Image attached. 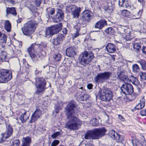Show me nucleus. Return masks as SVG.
Wrapping results in <instances>:
<instances>
[{"label": "nucleus", "instance_id": "61", "mask_svg": "<svg viewBox=\"0 0 146 146\" xmlns=\"http://www.w3.org/2000/svg\"><path fill=\"white\" fill-rule=\"evenodd\" d=\"M93 85L92 84H89L87 86V88L89 90H91L92 88Z\"/></svg>", "mask_w": 146, "mask_h": 146}, {"label": "nucleus", "instance_id": "52", "mask_svg": "<svg viewBox=\"0 0 146 146\" xmlns=\"http://www.w3.org/2000/svg\"><path fill=\"white\" fill-rule=\"evenodd\" d=\"M20 143L19 140L17 139L15 140L12 142V145L13 146H19Z\"/></svg>", "mask_w": 146, "mask_h": 146}, {"label": "nucleus", "instance_id": "46", "mask_svg": "<svg viewBox=\"0 0 146 146\" xmlns=\"http://www.w3.org/2000/svg\"><path fill=\"white\" fill-rule=\"evenodd\" d=\"M42 71L38 70L37 68H36V70L35 71L34 73L35 77V80H36L37 78H40L39 76L41 75Z\"/></svg>", "mask_w": 146, "mask_h": 146}, {"label": "nucleus", "instance_id": "48", "mask_svg": "<svg viewBox=\"0 0 146 146\" xmlns=\"http://www.w3.org/2000/svg\"><path fill=\"white\" fill-rule=\"evenodd\" d=\"M133 47L137 51H138L141 47V45L139 42H135L133 44Z\"/></svg>", "mask_w": 146, "mask_h": 146}, {"label": "nucleus", "instance_id": "14", "mask_svg": "<svg viewBox=\"0 0 146 146\" xmlns=\"http://www.w3.org/2000/svg\"><path fill=\"white\" fill-rule=\"evenodd\" d=\"M42 111L39 108H37L33 112L29 121V123H32L37 121L42 116Z\"/></svg>", "mask_w": 146, "mask_h": 146}, {"label": "nucleus", "instance_id": "27", "mask_svg": "<svg viewBox=\"0 0 146 146\" xmlns=\"http://www.w3.org/2000/svg\"><path fill=\"white\" fill-rule=\"evenodd\" d=\"M142 140L143 141V142H139L137 139H135L132 140V144L133 146H146V141L145 140V138L143 137Z\"/></svg>", "mask_w": 146, "mask_h": 146}, {"label": "nucleus", "instance_id": "28", "mask_svg": "<svg viewBox=\"0 0 146 146\" xmlns=\"http://www.w3.org/2000/svg\"><path fill=\"white\" fill-rule=\"evenodd\" d=\"M31 141V139L30 137H23L22 139L21 146H30Z\"/></svg>", "mask_w": 146, "mask_h": 146}, {"label": "nucleus", "instance_id": "55", "mask_svg": "<svg viewBox=\"0 0 146 146\" xmlns=\"http://www.w3.org/2000/svg\"><path fill=\"white\" fill-rule=\"evenodd\" d=\"M124 72H121L118 76V78H119L120 80H123V78L125 76Z\"/></svg>", "mask_w": 146, "mask_h": 146}, {"label": "nucleus", "instance_id": "18", "mask_svg": "<svg viewBox=\"0 0 146 146\" xmlns=\"http://www.w3.org/2000/svg\"><path fill=\"white\" fill-rule=\"evenodd\" d=\"M56 14L53 18V20L56 22L62 21L64 17V13L60 9H58L56 11Z\"/></svg>", "mask_w": 146, "mask_h": 146}, {"label": "nucleus", "instance_id": "7", "mask_svg": "<svg viewBox=\"0 0 146 146\" xmlns=\"http://www.w3.org/2000/svg\"><path fill=\"white\" fill-rule=\"evenodd\" d=\"M93 15V13L91 11L88 10L84 11L81 14V17L78 21L79 23L84 26H87L92 19Z\"/></svg>", "mask_w": 146, "mask_h": 146}, {"label": "nucleus", "instance_id": "59", "mask_svg": "<svg viewBox=\"0 0 146 146\" xmlns=\"http://www.w3.org/2000/svg\"><path fill=\"white\" fill-rule=\"evenodd\" d=\"M68 31V30L67 28H64L62 29V32L63 33V34L65 36V37Z\"/></svg>", "mask_w": 146, "mask_h": 146}, {"label": "nucleus", "instance_id": "4", "mask_svg": "<svg viewBox=\"0 0 146 146\" xmlns=\"http://www.w3.org/2000/svg\"><path fill=\"white\" fill-rule=\"evenodd\" d=\"M35 81V85L36 89L35 93L39 95H42L44 93L47 88L46 79L42 76L40 77V78H36Z\"/></svg>", "mask_w": 146, "mask_h": 146}, {"label": "nucleus", "instance_id": "3", "mask_svg": "<svg viewBox=\"0 0 146 146\" xmlns=\"http://www.w3.org/2000/svg\"><path fill=\"white\" fill-rule=\"evenodd\" d=\"M37 26V24L34 20L27 22L21 28L23 34L30 36L34 32Z\"/></svg>", "mask_w": 146, "mask_h": 146}, {"label": "nucleus", "instance_id": "31", "mask_svg": "<svg viewBox=\"0 0 146 146\" xmlns=\"http://www.w3.org/2000/svg\"><path fill=\"white\" fill-rule=\"evenodd\" d=\"M6 13L7 15L11 14L14 16H16L17 13L15 7H8L6 9Z\"/></svg>", "mask_w": 146, "mask_h": 146}, {"label": "nucleus", "instance_id": "8", "mask_svg": "<svg viewBox=\"0 0 146 146\" xmlns=\"http://www.w3.org/2000/svg\"><path fill=\"white\" fill-rule=\"evenodd\" d=\"M98 95L102 100L109 102L112 100L113 93L112 91L109 88H105L103 90L100 89L98 92Z\"/></svg>", "mask_w": 146, "mask_h": 146}, {"label": "nucleus", "instance_id": "13", "mask_svg": "<svg viewBox=\"0 0 146 146\" xmlns=\"http://www.w3.org/2000/svg\"><path fill=\"white\" fill-rule=\"evenodd\" d=\"M121 90L125 94L130 95L133 92V88L131 84L125 82L122 86Z\"/></svg>", "mask_w": 146, "mask_h": 146}, {"label": "nucleus", "instance_id": "1", "mask_svg": "<svg viewBox=\"0 0 146 146\" xmlns=\"http://www.w3.org/2000/svg\"><path fill=\"white\" fill-rule=\"evenodd\" d=\"M66 115L68 121L65 124V127L71 130H77L82 123L75 113L79 112L76 105L73 102H70L65 108Z\"/></svg>", "mask_w": 146, "mask_h": 146}, {"label": "nucleus", "instance_id": "57", "mask_svg": "<svg viewBox=\"0 0 146 146\" xmlns=\"http://www.w3.org/2000/svg\"><path fill=\"white\" fill-rule=\"evenodd\" d=\"M54 109H55V112L57 113H58L60 109V107L57 105H55L54 106Z\"/></svg>", "mask_w": 146, "mask_h": 146}, {"label": "nucleus", "instance_id": "38", "mask_svg": "<svg viewBox=\"0 0 146 146\" xmlns=\"http://www.w3.org/2000/svg\"><path fill=\"white\" fill-rule=\"evenodd\" d=\"M7 37L4 34L0 32V43H6Z\"/></svg>", "mask_w": 146, "mask_h": 146}, {"label": "nucleus", "instance_id": "11", "mask_svg": "<svg viewBox=\"0 0 146 146\" xmlns=\"http://www.w3.org/2000/svg\"><path fill=\"white\" fill-rule=\"evenodd\" d=\"M12 72L9 70L0 69V83H5L12 78Z\"/></svg>", "mask_w": 146, "mask_h": 146}, {"label": "nucleus", "instance_id": "63", "mask_svg": "<svg viewBox=\"0 0 146 146\" xmlns=\"http://www.w3.org/2000/svg\"><path fill=\"white\" fill-rule=\"evenodd\" d=\"M7 1L11 4H13L14 3V1L13 0H6Z\"/></svg>", "mask_w": 146, "mask_h": 146}, {"label": "nucleus", "instance_id": "26", "mask_svg": "<svg viewBox=\"0 0 146 146\" xmlns=\"http://www.w3.org/2000/svg\"><path fill=\"white\" fill-rule=\"evenodd\" d=\"M106 48L108 52L113 53L116 51L117 47L115 44L109 43L106 46Z\"/></svg>", "mask_w": 146, "mask_h": 146}, {"label": "nucleus", "instance_id": "21", "mask_svg": "<svg viewBox=\"0 0 146 146\" xmlns=\"http://www.w3.org/2000/svg\"><path fill=\"white\" fill-rule=\"evenodd\" d=\"M107 25V21L105 19H101L96 22L94 27L95 29L101 30Z\"/></svg>", "mask_w": 146, "mask_h": 146}, {"label": "nucleus", "instance_id": "43", "mask_svg": "<svg viewBox=\"0 0 146 146\" xmlns=\"http://www.w3.org/2000/svg\"><path fill=\"white\" fill-rule=\"evenodd\" d=\"M48 15H46L47 17H49L50 15H53L55 12V9L53 8H49L47 9Z\"/></svg>", "mask_w": 146, "mask_h": 146}, {"label": "nucleus", "instance_id": "32", "mask_svg": "<svg viewBox=\"0 0 146 146\" xmlns=\"http://www.w3.org/2000/svg\"><path fill=\"white\" fill-rule=\"evenodd\" d=\"M140 103L135 106V108L136 109L140 110L143 108L145 105V100L143 97L140 100Z\"/></svg>", "mask_w": 146, "mask_h": 146}, {"label": "nucleus", "instance_id": "39", "mask_svg": "<svg viewBox=\"0 0 146 146\" xmlns=\"http://www.w3.org/2000/svg\"><path fill=\"white\" fill-rule=\"evenodd\" d=\"M46 42H41L40 44H38V46L40 50L42 51L46 48Z\"/></svg>", "mask_w": 146, "mask_h": 146}, {"label": "nucleus", "instance_id": "54", "mask_svg": "<svg viewBox=\"0 0 146 146\" xmlns=\"http://www.w3.org/2000/svg\"><path fill=\"white\" fill-rule=\"evenodd\" d=\"M123 78V80H122L125 82H130L131 81V80L130 79H129L128 78L127 76L125 75V76H124Z\"/></svg>", "mask_w": 146, "mask_h": 146}, {"label": "nucleus", "instance_id": "40", "mask_svg": "<svg viewBox=\"0 0 146 146\" xmlns=\"http://www.w3.org/2000/svg\"><path fill=\"white\" fill-rule=\"evenodd\" d=\"M142 11L139 10L137 12V13L132 15L133 18L134 19H139L141 16Z\"/></svg>", "mask_w": 146, "mask_h": 146}, {"label": "nucleus", "instance_id": "12", "mask_svg": "<svg viewBox=\"0 0 146 146\" xmlns=\"http://www.w3.org/2000/svg\"><path fill=\"white\" fill-rule=\"evenodd\" d=\"M86 26L80 24L78 22L77 25L74 27V29H76V33L74 34L73 38H75L79 35H82L86 34V30L85 27Z\"/></svg>", "mask_w": 146, "mask_h": 146}, {"label": "nucleus", "instance_id": "41", "mask_svg": "<svg viewBox=\"0 0 146 146\" xmlns=\"http://www.w3.org/2000/svg\"><path fill=\"white\" fill-rule=\"evenodd\" d=\"M137 62L140 64L143 70H146V62L144 60H139Z\"/></svg>", "mask_w": 146, "mask_h": 146}, {"label": "nucleus", "instance_id": "60", "mask_svg": "<svg viewBox=\"0 0 146 146\" xmlns=\"http://www.w3.org/2000/svg\"><path fill=\"white\" fill-rule=\"evenodd\" d=\"M23 64L25 65V66H26V65H27V68H29V64L27 62L26 60L24 58L23 60Z\"/></svg>", "mask_w": 146, "mask_h": 146}, {"label": "nucleus", "instance_id": "5", "mask_svg": "<svg viewBox=\"0 0 146 146\" xmlns=\"http://www.w3.org/2000/svg\"><path fill=\"white\" fill-rule=\"evenodd\" d=\"M94 58V54L92 52L85 51L80 55L78 57L79 63L84 66H86L90 64Z\"/></svg>", "mask_w": 146, "mask_h": 146}, {"label": "nucleus", "instance_id": "35", "mask_svg": "<svg viewBox=\"0 0 146 146\" xmlns=\"http://www.w3.org/2000/svg\"><path fill=\"white\" fill-rule=\"evenodd\" d=\"M137 81V82L136 84L137 85V88L138 90V92H140V90L141 89L143 88L145 84V82H142V84L140 83L139 81L137 79H135Z\"/></svg>", "mask_w": 146, "mask_h": 146}, {"label": "nucleus", "instance_id": "20", "mask_svg": "<svg viewBox=\"0 0 146 146\" xmlns=\"http://www.w3.org/2000/svg\"><path fill=\"white\" fill-rule=\"evenodd\" d=\"M43 0H33L34 2L35 3L36 7L31 4L28 7V8L33 13H36L37 12V9L36 7H40Z\"/></svg>", "mask_w": 146, "mask_h": 146}, {"label": "nucleus", "instance_id": "42", "mask_svg": "<svg viewBox=\"0 0 146 146\" xmlns=\"http://www.w3.org/2000/svg\"><path fill=\"white\" fill-rule=\"evenodd\" d=\"M90 123L93 126H96L98 125L99 123L97 119L94 118L90 121Z\"/></svg>", "mask_w": 146, "mask_h": 146}, {"label": "nucleus", "instance_id": "58", "mask_svg": "<svg viewBox=\"0 0 146 146\" xmlns=\"http://www.w3.org/2000/svg\"><path fill=\"white\" fill-rule=\"evenodd\" d=\"M5 122L4 117L0 115V124H3Z\"/></svg>", "mask_w": 146, "mask_h": 146}, {"label": "nucleus", "instance_id": "49", "mask_svg": "<svg viewBox=\"0 0 146 146\" xmlns=\"http://www.w3.org/2000/svg\"><path fill=\"white\" fill-rule=\"evenodd\" d=\"M125 34H126V35L124 37V38L126 40H130L133 39V37L131 36L130 33L129 34L125 33Z\"/></svg>", "mask_w": 146, "mask_h": 146}, {"label": "nucleus", "instance_id": "37", "mask_svg": "<svg viewBox=\"0 0 146 146\" xmlns=\"http://www.w3.org/2000/svg\"><path fill=\"white\" fill-rule=\"evenodd\" d=\"M5 28L7 31L10 32L11 31V23L8 20H7L5 24Z\"/></svg>", "mask_w": 146, "mask_h": 146}, {"label": "nucleus", "instance_id": "6", "mask_svg": "<svg viewBox=\"0 0 146 146\" xmlns=\"http://www.w3.org/2000/svg\"><path fill=\"white\" fill-rule=\"evenodd\" d=\"M62 23H60L56 25L47 27L44 31V36L49 38L58 33L62 29Z\"/></svg>", "mask_w": 146, "mask_h": 146}, {"label": "nucleus", "instance_id": "9", "mask_svg": "<svg viewBox=\"0 0 146 146\" xmlns=\"http://www.w3.org/2000/svg\"><path fill=\"white\" fill-rule=\"evenodd\" d=\"M111 74L112 73L109 72L99 73L94 77V81L96 84H102L110 79Z\"/></svg>", "mask_w": 146, "mask_h": 146}, {"label": "nucleus", "instance_id": "19", "mask_svg": "<svg viewBox=\"0 0 146 146\" xmlns=\"http://www.w3.org/2000/svg\"><path fill=\"white\" fill-rule=\"evenodd\" d=\"M109 135L111 137L116 140L117 142H121L123 140L122 136L117 133H115L114 130H112L110 131Z\"/></svg>", "mask_w": 146, "mask_h": 146}, {"label": "nucleus", "instance_id": "16", "mask_svg": "<svg viewBox=\"0 0 146 146\" xmlns=\"http://www.w3.org/2000/svg\"><path fill=\"white\" fill-rule=\"evenodd\" d=\"M65 36L62 34H59L54 38L51 41L52 44L54 45H58L62 43Z\"/></svg>", "mask_w": 146, "mask_h": 146}, {"label": "nucleus", "instance_id": "36", "mask_svg": "<svg viewBox=\"0 0 146 146\" xmlns=\"http://www.w3.org/2000/svg\"><path fill=\"white\" fill-rule=\"evenodd\" d=\"M92 37H94L96 39H92L91 40H92L95 41L96 40V39L98 36L100 35V31L99 30L93 31H92Z\"/></svg>", "mask_w": 146, "mask_h": 146}, {"label": "nucleus", "instance_id": "45", "mask_svg": "<svg viewBox=\"0 0 146 146\" xmlns=\"http://www.w3.org/2000/svg\"><path fill=\"white\" fill-rule=\"evenodd\" d=\"M132 70L133 72L137 73L139 71L140 68L137 64H135L132 66Z\"/></svg>", "mask_w": 146, "mask_h": 146}, {"label": "nucleus", "instance_id": "15", "mask_svg": "<svg viewBox=\"0 0 146 146\" xmlns=\"http://www.w3.org/2000/svg\"><path fill=\"white\" fill-rule=\"evenodd\" d=\"M7 130L4 134H2V137L1 142H3L5 141V139H7L12 135L13 131L12 126L9 124L6 126Z\"/></svg>", "mask_w": 146, "mask_h": 146}, {"label": "nucleus", "instance_id": "10", "mask_svg": "<svg viewBox=\"0 0 146 146\" xmlns=\"http://www.w3.org/2000/svg\"><path fill=\"white\" fill-rule=\"evenodd\" d=\"M38 46V45L35 43L33 44H32L31 47L28 48L27 50L30 57L34 61L38 60L39 58L42 57V54L41 52L35 54V53L36 52V48Z\"/></svg>", "mask_w": 146, "mask_h": 146}, {"label": "nucleus", "instance_id": "25", "mask_svg": "<svg viewBox=\"0 0 146 146\" xmlns=\"http://www.w3.org/2000/svg\"><path fill=\"white\" fill-rule=\"evenodd\" d=\"M118 3L120 7H125L126 8H130L131 6L130 0H119Z\"/></svg>", "mask_w": 146, "mask_h": 146}, {"label": "nucleus", "instance_id": "53", "mask_svg": "<svg viewBox=\"0 0 146 146\" xmlns=\"http://www.w3.org/2000/svg\"><path fill=\"white\" fill-rule=\"evenodd\" d=\"M60 143V141L58 140H55L52 143L51 146H56Z\"/></svg>", "mask_w": 146, "mask_h": 146}, {"label": "nucleus", "instance_id": "33", "mask_svg": "<svg viewBox=\"0 0 146 146\" xmlns=\"http://www.w3.org/2000/svg\"><path fill=\"white\" fill-rule=\"evenodd\" d=\"M80 7H76L74 11H73V15L74 17L78 18L80 16V13L81 12Z\"/></svg>", "mask_w": 146, "mask_h": 146}, {"label": "nucleus", "instance_id": "56", "mask_svg": "<svg viewBox=\"0 0 146 146\" xmlns=\"http://www.w3.org/2000/svg\"><path fill=\"white\" fill-rule=\"evenodd\" d=\"M140 113L142 116H146V109H144L141 110Z\"/></svg>", "mask_w": 146, "mask_h": 146}, {"label": "nucleus", "instance_id": "2", "mask_svg": "<svg viewBox=\"0 0 146 146\" xmlns=\"http://www.w3.org/2000/svg\"><path fill=\"white\" fill-rule=\"evenodd\" d=\"M106 130L104 127L96 128L87 131L84 138L86 139L94 140L99 139L105 134Z\"/></svg>", "mask_w": 146, "mask_h": 146}, {"label": "nucleus", "instance_id": "24", "mask_svg": "<svg viewBox=\"0 0 146 146\" xmlns=\"http://www.w3.org/2000/svg\"><path fill=\"white\" fill-rule=\"evenodd\" d=\"M118 32L121 34H129L130 32V29L127 27L122 25H119L117 28Z\"/></svg>", "mask_w": 146, "mask_h": 146}, {"label": "nucleus", "instance_id": "34", "mask_svg": "<svg viewBox=\"0 0 146 146\" xmlns=\"http://www.w3.org/2000/svg\"><path fill=\"white\" fill-rule=\"evenodd\" d=\"M105 32L107 35L110 36L113 35L115 33V31L111 27L106 28L105 30Z\"/></svg>", "mask_w": 146, "mask_h": 146}, {"label": "nucleus", "instance_id": "62", "mask_svg": "<svg viewBox=\"0 0 146 146\" xmlns=\"http://www.w3.org/2000/svg\"><path fill=\"white\" fill-rule=\"evenodd\" d=\"M142 51L143 53L146 54V47L143 46Z\"/></svg>", "mask_w": 146, "mask_h": 146}, {"label": "nucleus", "instance_id": "51", "mask_svg": "<svg viewBox=\"0 0 146 146\" xmlns=\"http://www.w3.org/2000/svg\"><path fill=\"white\" fill-rule=\"evenodd\" d=\"M60 133L59 131H57L52 134L51 137L53 139L56 138L59 135H60Z\"/></svg>", "mask_w": 146, "mask_h": 146}, {"label": "nucleus", "instance_id": "22", "mask_svg": "<svg viewBox=\"0 0 146 146\" xmlns=\"http://www.w3.org/2000/svg\"><path fill=\"white\" fill-rule=\"evenodd\" d=\"M76 48L74 46H71L66 50V54L67 56L70 58H74L76 54Z\"/></svg>", "mask_w": 146, "mask_h": 146}, {"label": "nucleus", "instance_id": "64", "mask_svg": "<svg viewBox=\"0 0 146 146\" xmlns=\"http://www.w3.org/2000/svg\"><path fill=\"white\" fill-rule=\"evenodd\" d=\"M86 146H94V145L92 144L87 143L85 144Z\"/></svg>", "mask_w": 146, "mask_h": 146}, {"label": "nucleus", "instance_id": "44", "mask_svg": "<svg viewBox=\"0 0 146 146\" xmlns=\"http://www.w3.org/2000/svg\"><path fill=\"white\" fill-rule=\"evenodd\" d=\"M61 58V54L59 53L55 54L53 56V58L56 61H59L60 60Z\"/></svg>", "mask_w": 146, "mask_h": 146}, {"label": "nucleus", "instance_id": "23", "mask_svg": "<svg viewBox=\"0 0 146 146\" xmlns=\"http://www.w3.org/2000/svg\"><path fill=\"white\" fill-rule=\"evenodd\" d=\"M76 99L77 101H85L89 97V95L86 94H84L81 92L78 93L76 94Z\"/></svg>", "mask_w": 146, "mask_h": 146}, {"label": "nucleus", "instance_id": "47", "mask_svg": "<svg viewBox=\"0 0 146 146\" xmlns=\"http://www.w3.org/2000/svg\"><path fill=\"white\" fill-rule=\"evenodd\" d=\"M141 80L142 81L143 80H146V73L143 72H140L139 73Z\"/></svg>", "mask_w": 146, "mask_h": 146}, {"label": "nucleus", "instance_id": "29", "mask_svg": "<svg viewBox=\"0 0 146 146\" xmlns=\"http://www.w3.org/2000/svg\"><path fill=\"white\" fill-rule=\"evenodd\" d=\"M7 53L3 51H0V62H8L9 59L7 57Z\"/></svg>", "mask_w": 146, "mask_h": 146}, {"label": "nucleus", "instance_id": "50", "mask_svg": "<svg viewBox=\"0 0 146 146\" xmlns=\"http://www.w3.org/2000/svg\"><path fill=\"white\" fill-rule=\"evenodd\" d=\"M122 15L125 17H128L130 14V12L126 10H124L122 11Z\"/></svg>", "mask_w": 146, "mask_h": 146}, {"label": "nucleus", "instance_id": "30", "mask_svg": "<svg viewBox=\"0 0 146 146\" xmlns=\"http://www.w3.org/2000/svg\"><path fill=\"white\" fill-rule=\"evenodd\" d=\"M27 111H25L20 116L19 119L21 121L22 123H25L27 120L29 119V117L27 116Z\"/></svg>", "mask_w": 146, "mask_h": 146}, {"label": "nucleus", "instance_id": "17", "mask_svg": "<svg viewBox=\"0 0 146 146\" xmlns=\"http://www.w3.org/2000/svg\"><path fill=\"white\" fill-rule=\"evenodd\" d=\"M105 1L107 5L104 7V9L109 13L111 14L115 9L114 4L111 0H105Z\"/></svg>", "mask_w": 146, "mask_h": 146}]
</instances>
